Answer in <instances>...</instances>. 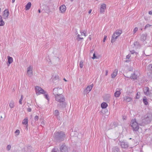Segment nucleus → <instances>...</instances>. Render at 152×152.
<instances>
[{
  "instance_id": "1",
  "label": "nucleus",
  "mask_w": 152,
  "mask_h": 152,
  "mask_svg": "<svg viewBox=\"0 0 152 152\" xmlns=\"http://www.w3.org/2000/svg\"><path fill=\"white\" fill-rule=\"evenodd\" d=\"M56 100L61 103H59L58 104V106L59 107L64 108L66 107V104L65 102V99L64 96L61 94H58L55 96Z\"/></svg>"
},
{
  "instance_id": "2",
  "label": "nucleus",
  "mask_w": 152,
  "mask_h": 152,
  "mask_svg": "<svg viewBox=\"0 0 152 152\" xmlns=\"http://www.w3.org/2000/svg\"><path fill=\"white\" fill-rule=\"evenodd\" d=\"M65 137V134L63 132H55L54 134V139L59 141H63Z\"/></svg>"
},
{
  "instance_id": "3",
  "label": "nucleus",
  "mask_w": 152,
  "mask_h": 152,
  "mask_svg": "<svg viewBox=\"0 0 152 152\" xmlns=\"http://www.w3.org/2000/svg\"><path fill=\"white\" fill-rule=\"evenodd\" d=\"M152 119V114L147 113L145 115L142 119V122L145 124H147L151 122Z\"/></svg>"
},
{
  "instance_id": "4",
  "label": "nucleus",
  "mask_w": 152,
  "mask_h": 152,
  "mask_svg": "<svg viewBox=\"0 0 152 152\" xmlns=\"http://www.w3.org/2000/svg\"><path fill=\"white\" fill-rule=\"evenodd\" d=\"M122 31L121 30H116L113 34L111 39V42L112 43L114 42L118 37L122 33Z\"/></svg>"
},
{
  "instance_id": "5",
  "label": "nucleus",
  "mask_w": 152,
  "mask_h": 152,
  "mask_svg": "<svg viewBox=\"0 0 152 152\" xmlns=\"http://www.w3.org/2000/svg\"><path fill=\"white\" fill-rule=\"evenodd\" d=\"M131 126L134 131H137L138 130L139 126L138 124L136 121L135 119H133L131 121Z\"/></svg>"
},
{
  "instance_id": "6",
  "label": "nucleus",
  "mask_w": 152,
  "mask_h": 152,
  "mask_svg": "<svg viewBox=\"0 0 152 152\" xmlns=\"http://www.w3.org/2000/svg\"><path fill=\"white\" fill-rule=\"evenodd\" d=\"M33 66L31 65H30L28 66L27 68V70L26 71V74L28 76L31 77L32 76L33 74Z\"/></svg>"
},
{
  "instance_id": "7",
  "label": "nucleus",
  "mask_w": 152,
  "mask_h": 152,
  "mask_svg": "<svg viewBox=\"0 0 152 152\" xmlns=\"http://www.w3.org/2000/svg\"><path fill=\"white\" fill-rule=\"evenodd\" d=\"M63 90L61 88H55L53 89V93L55 96H56L58 94L62 93Z\"/></svg>"
},
{
  "instance_id": "8",
  "label": "nucleus",
  "mask_w": 152,
  "mask_h": 152,
  "mask_svg": "<svg viewBox=\"0 0 152 152\" xmlns=\"http://www.w3.org/2000/svg\"><path fill=\"white\" fill-rule=\"evenodd\" d=\"M35 91L37 95L43 94L45 92L44 90L39 86H36L35 88Z\"/></svg>"
},
{
  "instance_id": "9",
  "label": "nucleus",
  "mask_w": 152,
  "mask_h": 152,
  "mask_svg": "<svg viewBox=\"0 0 152 152\" xmlns=\"http://www.w3.org/2000/svg\"><path fill=\"white\" fill-rule=\"evenodd\" d=\"M93 86V84H92L88 86L86 89L84 91V93L85 94H88L92 89Z\"/></svg>"
},
{
  "instance_id": "10",
  "label": "nucleus",
  "mask_w": 152,
  "mask_h": 152,
  "mask_svg": "<svg viewBox=\"0 0 152 152\" xmlns=\"http://www.w3.org/2000/svg\"><path fill=\"white\" fill-rule=\"evenodd\" d=\"M10 12L7 9H5L4 12V14L3 15V18L5 19L7 18Z\"/></svg>"
},
{
  "instance_id": "11",
  "label": "nucleus",
  "mask_w": 152,
  "mask_h": 152,
  "mask_svg": "<svg viewBox=\"0 0 152 152\" xmlns=\"http://www.w3.org/2000/svg\"><path fill=\"white\" fill-rule=\"evenodd\" d=\"M106 5L105 4H103L101 5L100 8V12L103 13L104 12L105 10L106 9Z\"/></svg>"
},
{
  "instance_id": "12",
  "label": "nucleus",
  "mask_w": 152,
  "mask_h": 152,
  "mask_svg": "<svg viewBox=\"0 0 152 152\" xmlns=\"http://www.w3.org/2000/svg\"><path fill=\"white\" fill-rule=\"evenodd\" d=\"M143 91L145 95L147 96L150 95L151 93V91H149V88L148 87H145L144 88Z\"/></svg>"
},
{
  "instance_id": "13",
  "label": "nucleus",
  "mask_w": 152,
  "mask_h": 152,
  "mask_svg": "<svg viewBox=\"0 0 152 152\" xmlns=\"http://www.w3.org/2000/svg\"><path fill=\"white\" fill-rule=\"evenodd\" d=\"M60 151L61 152H68L67 148L64 144L61 147Z\"/></svg>"
},
{
  "instance_id": "14",
  "label": "nucleus",
  "mask_w": 152,
  "mask_h": 152,
  "mask_svg": "<svg viewBox=\"0 0 152 152\" xmlns=\"http://www.w3.org/2000/svg\"><path fill=\"white\" fill-rule=\"evenodd\" d=\"M59 10L61 13H64L65 12L66 10V6L64 5L61 6L59 7Z\"/></svg>"
},
{
  "instance_id": "15",
  "label": "nucleus",
  "mask_w": 152,
  "mask_h": 152,
  "mask_svg": "<svg viewBox=\"0 0 152 152\" xmlns=\"http://www.w3.org/2000/svg\"><path fill=\"white\" fill-rule=\"evenodd\" d=\"M22 152H33V150H32V148L31 146H29L26 149H23L22 150Z\"/></svg>"
},
{
  "instance_id": "16",
  "label": "nucleus",
  "mask_w": 152,
  "mask_h": 152,
  "mask_svg": "<svg viewBox=\"0 0 152 152\" xmlns=\"http://www.w3.org/2000/svg\"><path fill=\"white\" fill-rule=\"evenodd\" d=\"M121 92L119 89H117L116 91L114 94L115 96L116 97H118L121 94Z\"/></svg>"
},
{
  "instance_id": "17",
  "label": "nucleus",
  "mask_w": 152,
  "mask_h": 152,
  "mask_svg": "<svg viewBox=\"0 0 152 152\" xmlns=\"http://www.w3.org/2000/svg\"><path fill=\"white\" fill-rule=\"evenodd\" d=\"M118 72V70L117 69H115L113 72V73L111 74V78H114L117 75Z\"/></svg>"
},
{
  "instance_id": "18",
  "label": "nucleus",
  "mask_w": 152,
  "mask_h": 152,
  "mask_svg": "<svg viewBox=\"0 0 152 152\" xmlns=\"http://www.w3.org/2000/svg\"><path fill=\"white\" fill-rule=\"evenodd\" d=\"M54 114L58 119H60V117L59 116V113L58 110H56L54 112Z\"/></svg>"
},
{
  "instance_id": "19",
  "label": "nucleus",
  "mask_w": 152,
  "mask_h": 152,
  "mask_svg": "<svg viewBox=\"0 0 152 152\" xmlns=\"http://www.w3.org/2000/svg\"><path fill=\"white\" fill-rule=\"evenodd\" d=\"M9 106L12 109L15 106V103L13 101H11L9 103Z\"/></svg>"
},
{
  "instance_id": "20",
  "label": "nucleus",
  "mask_w": 152,
  "mask_h": 152,
  "mask_svg": "<svg viewBox=\"0 0 152 152\" xmlns=\"http://www.w3.org/2000/svg\"><path fill=\"white\" fill-rule=\"evenodd\" d=\"M31 4V3L30 2H29L27 3L25 7V10H28L30 9Z\"/></svg>"
},
{
  "instance_id": "21",
  "label": "nucleus",
  "mask_w": 152,
  "mask_h": 152,
  "mask_svg": "<svg viewBox=\"0 0 152 152\" xmlns=\"http://www.w3.org/2000/svg\"><path fill=\"white\" fill-rule=\"evenodd\" d=\"M28 120L27 118H25L22 121V124L26 125L27 126H28Z\"/></svg>"
},
{
  "instance_id": "22",
  "label": "nucleus",
  "mask_w": 152,
  "mask_h": 152,
  "mask_svg": "<svg viewBox=\"0 0 152 152\" xmlns=\"http://www.w3.org/2000/svg\"><path fill=\"white\" fill-rule=\"evenodd\" d=\"M108 106L107 103L106 102H102L101 104V107L102 109H104L106 108Z\"/></svg>"
},
{
  "instance_id": "23",
  "label": "nucleus",
  "mask_w": 152,
  "mask_h": 152,
  "mask_svg": "<svg viewBox=\"0 0 152 152\" xmlns=\"http://www.w3.org/2000/svg\"><path fill=\"white\" fill-rule=\"evenodd\" d=\"M112 150V152H120L119 149L117 147H113Z\"/></svg>"
},
{
  "instance_id": "24",
  "label": "nucleus",
  "mask_w": 152,
  "mask_h": 152,
  "mask_svg": "<svg viewBox=\"0 0 152 152\" xmlns=\"http://www.w3.org/2000/svg\"><path fill=\"white\" fill-rule=\"evenodd\" d=\"M4 24V22L1 16L0 15V26H3Z\"/></svg>"
},
{
  "instance_id": "25",
  "label": "nucleus",
  "mask_w": 152,
  "mask_h": 152,
  "mask_svg": "<svg viewBox=\"0 0 152 152\" xmlns=\"http://www.w3.org/2000/svg\"><path fill=\"white\" fill-rule=\"evenodd\" d=\"M8 62L9 64H11L13 61V59L12 57L9 56H7Z\"/></svg>"
},
{
  "instance_id": "26",
  "label": "nucleus",
  "mask_w": 152,
  "mask_h": 152,
  "mask_svg": "<svg viewBox=\"0 0 152 152\" xmlns=\"http://www.w3.org/2000/svg\"><path fill=\"white\" fill-rule=\"evenodd\" d=\"M43 94L44 97L48 100V102L49 101V98L48 94L45 92Z\"/></svg>"
},
{
  "instance_id": "27",
  "label": "nucleus",
  "mask_w": 152,
  "mask_h": 152,
  "mask_svg": "<svg viewBox=\"0 0 152 152\" xmlns=\"http://www.w3.org/2000/svg\"><path fill=\"white\" fill-rule=\"evenodd\" d=\"M130 55L129 54L128 55H127L126 56V60H125V61L127 62L130 61Z\"/></svg>"
},
{
  "instance_id": "28",
  "label": "nucleus",
  "mask_w": 152,
  "mask_h": 152,
  "mask_svg": "<svg viewBox=\"0 0 152 152\" xmlns=\"http://www.w3.org/2000/svg\"><path fill=\"white\" fill-rule=\"evenodd\" d=\"M143 102L145 105H147L148 104V102H147V99L146 97H144L143 99Z\"/></svg>"
},
{
  "instance_id": "29",
  "label": "nucleus",
  "mask_w": 152,
  "mask_h": 152,
  "mask_svg": "<svg viewBox=\"0 0 152 152\" xmlns=\"http://www.w3.org/2000/svg\"><path fill=\"white\" fill-rule=\"evenodd\" d=\"M130 77L132 79H136L137 78V75L135 74V73H134L132 75V76Z\"/></svg>"
},
{
  "instance_id": "30",
  "label": "nucleus",
  "mask_w": 152,
  "mask_h": 152,
  "mask_svg": "<svg viewBox=\"0 0 152 152\" xmlns=\"http://www.w3.org/2000/svg\"><path fill=\"white\" fill-rule=\"evenodd\" d=\"M80 32L81 36L84 35L85 37H86L87 36L86 34V32L85 31H83L82 30H80Z\"/></svg>"
},
{
  "instance_id": "31",
  "label": "nucleus",
  "mask_w": 152,
  "mask_h": 152,
  "mask_svg": "<svg viewBox=\"0 0 152 152\" xmlns=\"http://www.w3.org/2000/svg\"><path fill=\"white\" fill-rule=\"evenodd\" d=\"M146 39V36L145 34H142L141 37V39L143 41H145Z\"/></svg>"
},
{
  "instance_id": "32",
  "label": "nucleus",
  "mask_w": 152,
  "mask_h": 152,
  "mask_svg": "<svg viewBox=\"0 0 152 152\" xmlns=\"http://www.w3.org/2000/svg\"><path fill=\"white\" fill-rule=\"evenodd\" d=\"M148 71L152 72V64L149 65L148 66Z\"/></svg>"
},
{
  "instance_id": "33",
  "label": "nucleus",
  "mask_w": 152,
  "mask_h": 152,
  "mask_svg": "<svg viewBox=\"0 0 152 152\" xmlns=\"http://www.w3.org/2000/svg\"><path fill=\"white\" fill-rule=\"evenodd\" d=\"M132 98L130 97H126V102H129L132 101Z\"/></svg>"
},
{
  "instance_id": "34",
  "label": "nucleus",
  "mask_w": 152,
  "mask_h": 152,
  "mask_svg": "<svg viewBox=\"0 0 152 152\" xmlns=\"http://www.w3.org/2000/svg\"><path fill=\"white\" fill-rule=\"evenodd\" d=\"M147 74L148 76L152 78V72L148 71Z\"/></svg>"
},
{
  "instance_id": "35",
  "label": "nucleus",
  "mask_w": 152,
  "mask_h": 152,
  "mask_svg": "<svg viewBox=\"0 0 152 152\" xmlns=\"http://www.w3.org/2000/svg\"><path fill=\"white\" fill-rule=\"evenodd\" d=\"M23 95H22L21 96V97L20 99L19 100V102L20 104H22V101L23 99Z\"/></svg>"
},
{
  "instance_id": "36",
  "label": "nucleus",
  "mask_w": 152,
  "mask_h": 152,
  "mask_svg": "<svg viewBox=\"0 0 152 152\" xmlns=\"http://www.w3.org/2000/svg\"><path fill=\"white\" fill-rule=\"evenodd\" d=\"M20 133V131L19 130L17 129L16 131L15 132V136H18L19 135Z\"/></svg>"
},
{
  "instance_id": "37",
  "label": "nucleus",
  "mask_w": 152,
  "mask_h": 152,
  "mask_svg": "<svg viewBox=\"0 0 152 152\" xmlns=\"http://www.w3.org/2000/svg\"><path fill=\"white\" fill-rule=\"evenodd\" d=\"M83 61H80V68H82L83 67Z\"/></svg>"
},
{
  "instance_id": "38",
  "label": "nucleus",
  "mask_w": 152,
  "mask_h": 152,
  "mask_svg": "<svg viewBox=\"0 0 152 152\" xmlns=\"http://www.w3.org/2000/svg\"><path fill=\"white\" fill-rule=\"evenodd\" d=\"M11 148V146L10 145H7L6 147V149L7 151H10Z\"/></svg>"
},
{
  "instance_id": "39",
  "label": "nucleus",
  "mask_w": 152,
  "mask_h": 152,
  "mask_svg": "<svg viewBox=\"0 0 152 152\" xmlns=\"http://www.w3.org/2000/svg\"><path fill=\"white\" fill-rule=\"evenodd\" d=\"M83 38L80 37V35L79 34H78L77 35V41H79L81 39H83Z\"/></svg>"
},
{
  "instance_id": "40",
  "label": "nucleus",
  "mask_w": 152,
  "mask_h": 152,
  "mask_svg": "<svg viewBox=\"0 0 152 152\" xmlns=\"http://www.w3.org/2000/svg\"><path fill=\"white\" fill-rule=\"evenodd\" d=\"M138 29V28L137 27L135 28L133 31V34H134L137 31Z\"/></svg>"
},
{
  "instance_id": "41",
  "label": "nucleus",
  "mask_w": 152,
  "mask_h": 152,
  "mask_svg": "<svg viewBox=\"0 0 152 152\" xmlns=\"http://www.w3.org/2000/svg\"><path fill=\"white\" fill-rule=\"evenodd\" d=\"M51 152H59V151L57 149L54 148L53 149Z\"/></svg>"
},
{
  "instance_id": "42",
  "label": "nucleus",
  "mask_w": 152,
  "mask_h": 152,
  "mask_svg": "<svg viewBox=\"0 0 152 152\" xmlns=\"http://www.w3.org/2000/svg\"><path fill=\"white\" fill-rule=\"evenodd\" d=\"M140 92H137V96L136 97V99H138L140 97Z\"/></svg>"
},
{
  "instance_id": "43",
  "label": "nucleus",
  "mask_w": 152,
  "mask_h": 152,
  "mask_svg": "<svg viewBox=\"0 0 152 152\" xmlns=\"http://www.w3.org/2000/svg\"><path fill=\"white\" fill-rule=\"evenodd\" d=\"M39 119V117L38 116L36 115L35 116L34 118V120L35 122H36L37 121H38V119Z\"/></svg>"
},
{
  "instance_id": "44",
  "label": "nucleus",
  "mask_w": 152,
  "mask_h": 152,
  "mask_svg": "<svg viewBox=\"0 0 152 152\" xmlns=\"http://www.w3.org/2000/svg\"><path fill=\"white\" fill-rule=\"evenodd\" d=\"M107 38V36L106 35H104V39L103 40V42H104L106 40V39Z\"/></svg>"
},
{
  "instance_id": "45",
  "label": "nucleus",
  "mask_w": 152,
  "mask_h": 152,
  "mask_svg": "<svg viewBox=\"0 0 152 152\" xmlns=\"http://www.w3.org/2000/svg\"><path fill=\"white\" fill-rule=\"evenodd\" d=\"M128 147V145L127 143H124V148H127Z\"/></svg>"
},
{
  "instance_id": "46",
  "label": "nucleus",
  "mask_w": 152,
  "mask_h": 152,
  "mask_svg": "<svg viewBox=\"0 0 152 152\" xmlns=\"http://www.w3.org/2000/svg\"><path fill=\"white\" fill-rule=\"evenodd\" d=\"M92 58L93 59H94L95 58H97L96 56H95V53H94L93 55V57H92Z\"/></svg>"
},
{
  "instance_id": "47",
  "label": "nucleus",
  "mask_w": 152,
  "mask_h": 152,
  "mask_svg": "<svg viewBox=\"0 0 152 152\" xmlns=\"http://www.w3.org/2000/svg\"><path fill=\"white\" fill-rule=\"evenodd\" d=\"M151 25H150L149 24H147L145 27V29H146V28L149 27Z\"/></svg>"
},
{
  "instance_id": "48",
  "label": "nucleus",
  "mask_w": 152,
  "mask_h": 152,
  "mask_svg": "<svg viewBox=\"0 0 152 152\" xmlns=\"http://www.w3.org/2000/svg\"><path fill=\"white\" fill-rule=\"evenodd\" d=\"M31 109L30 108H28L27 109V110L28 112H30L31 111Z\"/></svg>"
},
{
  "instance_id": "49",
  "label": "nucleus",
  "mask_w": 152,
  "mask_h": 152,
  "mask_svg": "<svg viewBox=\"0 0 152 152\" xmlns=\"http://www.w3.org/2000/svg\"><path fill=\"white\" fill-rule=\"evenodd\" d=\"M130 52L132 54H133L135 53V51L134 50L131 51Z\"/></svg>"
},
{
  "instance_id": "50",
  "label": "nucleus",
  "mask_w": 152,
  "mask_h": 152,
  "mask_svg": "<svg viewBox=\"0 0 152 152\" xmlns=\"http://www.w3.org/2000/svg\"><path fill=\"white\" fill-rule=\"evenodd\" d=\"M108 70H106V74H105V75H107L108 73Z\"/></svg>"
},
{
  "instance_id": "51",
  "label": "nucleus",
  "mask_w": 152,
  "mask_h": 152,
  "mask_svg": "<svg viewBox=\"0 0 152 152\" xmlns=\"http://www.w3.org/2000/svg\"><path fill=\"white\" fill-rule=\"evenodd\" d=\"M148 13L150 15H152V12L151 11H149V12H148Z\"/></svg>"
},
{
  "instance_id": "52",
  "label": "nucleus",
  "mask_w": 152,
  "mask_h": 152,
  "mask_svg": "<svg viewBox=\"0 0 152 152\" xmlns=\"http://www.w3.org/2000/svg\"><path fill=\"white\" fill-rule=\"evenodd\" d=\"M91 11H92V10H90L89 11H88V13H89V14H90V13H91Z\"/></svg>"
},
{
  "instance_id": "53",
  "label": "nucleus",
  "mask_w": 152,
  "mask_h": 152,
  "mask_svg": "<svg viewBox=\"0 0 152 152\" xmlns=\"http://www.w3.org/2000/svg\"><path fill=\"white\" fill-rule=\"evenodd\" d=\"M15 0H12V3H14L15 2Z\"/></svg>"
},
{
  "instance_id": "54",
  "label": "nucleus",
  "mask_w": 152,
  "mask_h": 152,
  "mask_svg": "<svg viewBox=\"0 0 152 152\" xmlns=\"http://www.w3.org/2000/svg\"><path fill=\"white\" fill-rule=\"evenodd\" d=\"M38 12H39V13H40V10H38Z\"/></svg>"
},
{
  "instance_id": "55",
  "label": "nucleus",
  "mask_w": 152,
  "mask_h": 152,
  "mask_svg": "<svg viewBox=\"0 0 152 152\" xmlns=\"http://www.w3.org/2000/svg\"><path fill=\"white\" fill-rule=\"evenodd\" d=\"M64 80L65 81H66V79H65V78H64Z\"/></svg>"
},
{
  "instance_id": "56",
  "label": "nucleus",
  "mask_w": 152,
  "mask_h": 152,
  "mask_svg": "<svg viewBox=\"0 0 152 152\" xmlns=\"http://www.w3.org/2000/svg\"><path fill=\"white\" fill-rule=\"evenodd\" d=\"M74 0H71V1L72 2Z\"/></svg>"
}]
</instances>
